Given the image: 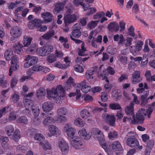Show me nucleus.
<instances>
[{
	"instance_id": "nucleus-1",
	"label": "nucleus",
	"mask_w": 155,
	"mask_h": 155,
	"mask_svg": "<svg viewBox=\"0 0 155 155\" xmlns=\"http://www.w3.org/2000/svg\"><path fill=\"white\" fill-rule=\"evenodd\" d=\"M65 91L62 85H58L56 87L48 89L47 97L49 100H53L57 103L63 100L65 96Z\"/></svg>"
},
{
	"instance_id": "nucleus-2",
	"label": "nucleus",
	"mask_w": 155,
	"mask_h": 155,
	"mask_svg": "<svg viewBox=\"0 0 155 155\" xmlns=\"http://www.w3.org/2000/svg\"><path fill=\"white\" fill-rule=\"evenodd\" d=\"M153 111V108L148 107L147 110L143 108L139 110L136 114V116L134 115L133 116V120L132 123L134 124H143L145 119V117L147 116L148 118H150V114Z\"/></svg>"
},
{
	"instance_id": "nucleus-3",
	"label": "nucleus",
	"mask_w": 155,
	"mask_h": 155,
	"mask_svg": "<svg viewBox=\"0 0 155 155\" xmlns=\"http://www.w3.org/2000/svg\"><path fill=\"white\" fill-rule=\"evenodd\" d=\"M73 10L68 8L64 15L63 20L64 26H68L70 25L75 22L78 19L77 14H73Z\"/></svg>"
},
{
	"instance_id": "nucleus-4",
	"label": "nucleus",
	"mask_w": 155,
	"mask_h": 155,
	"mask_svg": "<svg viewBox=\"0 0 155 155\" xmlns=\"http://www.w3.org/2000/svg\"><path fill=\"white\" fill-rule=\"evenodd\" d=\"M53 47L51 45H48L39 48L37 51V54L44 57L49 54L53 51Z\"/></svg>"
},
{
	"instance_id": "nucleus-5",
	"label": "nucleus",
	"mask_w": 155,
	"mask_h": 155,
	"mask_svg": "<svg viewBox=\"0 0 155 155\" xmlns=\"http://www.w3.org/2000/svg\"><path fill=\"white\" fill-rule=\"evenodd\" d=\"M127 144L129 146L136 148L139 150H141L143 148L142 145L139 146V142L136 138H125Z\"/></svg>"
},
{
	"instance_id": "nucleus-6",
	"label": "nucleus",
	"mask_w": 155,
	"mask_h": 155,
	"mask_svg": "<svg viewBox=\"0 0 155 155\" xmlns=\"http://www.w3.org/2000/svg\"><path fill=\"white\" fill-rule=\"evenodd\" d=\"M134 43V45L130 47V51L133 54L136 55L137 52L140 51L142 49L143 43L141 41H137Z\"/></svg>"
},
{
	"instance_id": "nucleus-7",
	"label": "nucleus",
	"mask_w": 155,
	"mask_h": 155,
	"mask_svg": "<svg viewBox=\"0 0 155 155\" xmlns=\"http://www.w3.org/2000/svg\"><path fill=\"white\" fill-rule=\"evenodd\" d=\"M115 73V71L114 69L112 67H110L107 69L104 70L102 73L101 74L98 73V76L100 78L104 80L106 82H108V80L107 79V76L109 74L113 75Z\"/></svg>"
},
{
	"instance_id": "nucleus-8",
	"label": "nucleus",
	"mask_w": 155,
	"mask_h": 155,
	"mask_svg": "<svg viewBox=\"0 0 155 155\" xmlns=\"http://www.w3.org/2000/svg\"><path fill=\"white\" fill-rule=\"evenodd\" d=\"M91 134L98 141L104 140V134L98 128H93L91 131Z\"/></svg>"
},
{
	"instance_id": "nucleus-9",
	"label": "nucleus",
	"mask_w": 155,
	"mask_h": 155,
	"mask_svg": "<svg viewBox=\"0 0 155 155\" xmlns=\"http://www.w3.org/2000/svg\"><path fill=\"white\" fill-rule=\"evenodd\" d=\"M11 66L10 67L8 73L9 76L12 75L13 71H16L19 68V61L18 58L15 57V58L11 60Z\"/></svg>"
},
{
	"instance_id": "nucleus-10",
	"label": "nucleus",
	"mask_w": 155,
	"mask_h": 155,
	"mask_svg": "<svg viewBox=\"0 0 155 155\" xmlns=\"http://www.w3.org/2000/svg\"><path fill=\"white\" fill-rule=\"evenodd\" d=\"M102 118L104 121L108 123L112 126H114L116 121V118L114 115H109L107 114H102Z\"/></svg>"
},
{
	"instance_id": "nucleus-11",
	"label": "nucleus",
	"mask_w": 155,
	"mask_h": 155,
	"mask_svg": "<svg viewBox=\"0 0 155 155\" xmlns=\"http://www.w3.org/2000/svg\"><path fill=\"white\" fill-rule=\"evenodd\" d=\"M58 146L62 154H66L68 153L69 146L68 144L64 140H61L59 141Z\"/></svg>"
},
{
	"instance_id": "nucleus-12",
	"label": "nucleus",
	"mask_w": 155,
	"mask_h": 155,
	"mask_svg": "<svg viewBox=\"0 0 155 155\" xmlns=\"http://www.w3.org/2000/svg\"><path fill=\"white\" fill-rule=\"evenodd\" d=\"M70 142L72 146L77 149L81 148L83 144L80 138L77 137H74L71 139Z\"/></svg>"
},
{
	"instance_id": "nucleus-13",
	"label": "nucleus",
	"mask_w": 155,
	"mask_h": 155,
	"mask_svg": "<svg viewBox=\"0 0 155 155\" xmlns=\"http://www.w3.org/2000/svg\"><path fill=\"white\" fill-rule=\"evenodd\" d=\"M80 114L81 117L84 119H87L88 123L92 121V115L87 109H83L81 111Z\"/></svg>"
},
{
	"instance_id": "nucleus-14",
	"label": "nucleus",
	"mask_w": 155,
	"mask_h": 155,
	"mask_svg": "<svg viewBox=\"0 0 155 155\" xmlns=\"http://www.w3.org/2000/svg\"><path fill=\"white\" fill-rule=\"evenodd\" d=\"M66 2L65 1L63 2H59L55 4L54 5L55 8L53 11L54 14L57 15L59 12L62 11L64 8Z\"/></svg>"
},
{
	"instance_id": "nucleus-15",
	"label": "nucleus",
	"mask_w": 155,
	"mask_h": 155,
	"mask_svg": "<svg viewBox=\"0 0 155 155\" xmlns=\"http://www.w3.org/2000/svg\"><path fill=\"white\" fill-rule=\"evenodd\" d=\"M10 33L14 38H17L20 37L21 34V30L18 26L13 27L10 29Z\"/></svg>"
},
{
	"instance_id": "nucleus-16",
	"label": "nucleus",
	"mask_w": 155,
	"mask_h": 155,
	"mask_svg": "<svg viewBox=\"0 0 155 155\" xmlns=\"http://www.w3.org/2000/svg\"><path fill=\"white\" fill-rule=\"evenodd\" d=\"M78 87L81 88V91L84 93L88 92L91 89V87L88 85L86 80L78 84Z\"/></svg>"
},
{
	"instance_id": "nucleus-17",
	"label": "nucleus",
	"mask_w": 155,
	"mask_h": 155,
	"mask_svg": "<svg viewBox=\"0 0 155 155\" xmlns=\"http://www.w3.org/2000/svg\"><path fill=\"white\" fill-rule=\"evenodd\" d=\"M84 0H73L72 3L75 7L81 5L82 6L84 11H86L88 10V7L87 4L84 3Z\"/></svg>"
},
{
	"instance_id": "nucleus-18",
	"label": "nucleus",
	"mask_w": 155,
	"mask_h": 155,
	"mask_svg": "<svg viewBox=\"0 0 155 155\" xmlns=\"http://www.w3.org/2000/svg\"><path fill=\"white\" fill-rule=\"evenodd\" d=\"M140 72L139 71H135L132 74V83L136 84L139 83L142 80L140 77Z\"/></svg>"
},
{
	"instance_id": "nucleus-19",
	"label": "nucleus",
	"mask_w": 155,
	"mask_h": 155,
	"mask_svg": "<svg viewBox=\"0 0 155 155\" xmlns=\"http://www.w3.org/2000/svg\"><path fill=\"white\" fill-rule=\"evenodd\" d=\"M78 134L80 138L86 140H88L91 137V135L87 134L86 130L84 128L80 129L78 132Z\"/></svg>"
},
{
	"instance_id": "nucleus-20",
	"label": "nucleus",
	"mask_w": 155,
	"mask_h": 155,
	"mask_svg": "<svg viewBox=\"0 0 155 155\" xmlns=\"http://www.w3.org/2000/svg\"><path fill=\"white\" fill-rule=\"evenodd\" d=\"M81 25L80 24L77 23L75 24L73 27L74 29L72 32V36L78 38L81 35V32L80 31Z\"/></svg>"
},
{
	"instance_id": "nucleus-21",
	"label": "nucleus",
	"mask_w": 155,
	"mask_h": 155,
	"mask_svg": "<svg viewBox=\"0 0 155 155\" xmlns=\"http://www.w3.org/2000/svg\"><path fill=\"white\" fill-rule=\"evenodd\" d=\"M41 25L40 21L37 19H34L30 20L28 24V27L30 29H34L35 27H39Z\"/></svg>"
},
{
	"instance_id": "nucleus-22",
	"label": "nucleus",
	"mask_w": 155,
	"mask_h": 155,
	"mask_svg": "<svg viewBox=\"0 0 155 155\" xmlns=\"http://www.w3.org/2000/svg\"><path fill=\"white\" fill-rule=\"evenodd\" d=\"M49 131L51 134H48V136L51 137L52 136H57L60 134V132L58 128L56 126L54 125H50L48 128Z\"/></svg>"
},
{
	"instance_id": "nucleus-23",
	"label": "nucleus",
	"mask_w": 155,
	"mask_h": 155,
	"mask_svg": "<svg viewBox=\"0 0 155 155\" xmlns=\"http://www.w3.org/2000/svg\"><path fill=\"white\" fill-rule=\"evenodd\" d=\"M64 130L69 137H72L75 134L74 129L69 124H65L64 127Z\"/></svg>"
},
{
	"instance_id": "nucleus-24",
	"label": "nucleus",
	"mask_w": 155,
	"mask_h": 155,
	"mask_svg": "<svg viewBox=\"0 0 155 155\" xmlns=\"http://www.w3.org/2000/svg\"><path fill=\"white\" fill-rule=\"evenodd\" d=\"M54 34V31L51 30L40 37L39 39L40 40H41L42 39L46 40H49L51 39Z\"/></svg>"
},
{
	"instance_id": "nucleus-25",
	"label": "nucleus",
	"mask_w": 155,
	"mask_h": 155,
	"mask_svg": "<svg viewBox=\"0 0 155 155\" xmlns=\"http://www.w3.org/2000/svg\"><path fill=\"white\" fill-rule=\"evenodd\" d=\"M41 17L44 19L46 23L51 22L53 18L52 14L48 12H44L41 14Z\"/></svg>"
},
{
	"instance_id": "nucleus-26",
	"label": "nucleus",
	"mask_w": 155,
	"mask_h": 155,
	"mask_svg": "<svg viewBox=\"0 0 155 155\" xmlns=\"http://www.w3.org/2000/svg\"><path fill=\"white\" fill-rule=\"evenodd\" d=\"M5 57L8 61L12 60L15 57L17 58L16 55L13 54L12 50L10 49H8L6 50L5 53Z\"/></svg>"
},
{
	"instance_id": "nucleus-27",
	"label": "nucleus",
	"mask_w": 155,
	"mask_h": 155,
	"mask_svg": "<svg viewBox=\"0 0 155 155\" xmlns=\"http://www.w3.org/2000/svg\"><path fill=\"white\" fill-rule=\"evenodd\" d=\"M145 93L142 95L140 97L141 105L142 106H144L148 103V101L149 98L148 97L149 94V91H145Z\"/></svg>"
},
{
	"instance_id": "nucleus-28",
	"label": "nucleus",
	"mask_w": 155,
	"mask_h": 155,
	"mask_svg": "<svg viewBox=\"0 0 155 155\" xmlns=\"http://www.w3.org/2000/svg\"><path fill=\"white\" fill-rule=\"evenodd\" d=\"M134 103L133 102H131L130 104L125 108V111L127 115H132L133 116L134 115Z\"/></svg>"
},
{
	"instance_id": "nucleus-29",
	"label": "nucleus",
	"mask_w": 155,
	"mask_h": 155,
	"mask_svg": "<svg viewBox=\"0 0 155 155\" xmlns=\"http://www.w3.org/2000/svg\"><path fill=\"white\" fill-rule=\"evenodd\" d=\"M53 108V104L50 102H45L42 104V109L45 112H49L52 110Z\"/></svg>"
},
{
	"instance_id": "nucleus-30",
	"label": "nucleus",
	"mask_w": 155,
	"mask_h": 155,
	"mask_svg": "<svg viewBox=\"0 0 155 155\" xmlns=\"http://www.w3.org/2000/svg\"><path fill=\"white\" fill-rule=\"evenodd\" d=\"M112 147L114 151H121L123 150L122 147L120 142L117 141H114L112 144Z\"/></svg>"
},
{
	"instance_id": "nucleus-31",
	"label": "nucleus",
	"mask_w": 155,
	"mask_h": 155,
	"mask_svg": "<svg viewBox=\"0 0 155 155\" xmlns=\"http://www.w3.org/2000/svg\"><path fill=\"white\" fill-rule=\"evenodd\" d=\"M23 102L26 107L25 110L27 111L26 113H29L30 110L29 107H32V105L34 104H33V102L29 99H25L24 100Z\"/></svg>"
},
{
	"instance_id": "nucleus-32",
	"label": "nucleus",
	"mask_w": 155,
	"mask_h": 155,
	"mask_svg": "<svg viewBox=\"0 0 155 155\" xmlns=\"http://www.w3.org/2000/svg\"><path fill=\"white\" fill-rule=\"evenodd\" d=\"M108 28L111 31H117L119 30V26L118 24L116 22H112L108 25Z\"/></svg>"
},
{
	"instance_id": "nucleus-33",
	"label": "nucleus",
	"mask_w": 155,
	"mask_h": 155,
	"mask_svg": "<svg viewBox=\"0 0 155 155\" xmlns=\"http://www.w3.org/2000/svg\"><path fill=\"white\" fill-rule=\"evenodd\" d=\"M25 58V61H28L31 66L36 63L38 61V58L34 56L31 57L30 55H28L26 56Z\"/></svg>"
},
{
	"instance_id": "nucleus-34",
	"label": "nucleus",
	"mask_w": 155,
	"mask_h": 155,
	"mask_svg": "<svg viewBox=\"0 0 155 155\" xmlns=\"http://www.w3.org/2000/svg\"><path fill=\"white\" fill-rule=\"evenodd\" d=\"M85 44L84 42L82 43L81 45V48L78 49V55L80 56H86L87 55L86 53L87 50L86 48L84 47Z\"/></svg>"
},
{
	"instance_id": "nucleus-35",
	"label": "nucleus",
	"mask_w": 155,
	"mask_h": 155,
	"mask_svg": "<svg viewBox=\"0 0 155 155\" xmlns=\"http://www.w3.org/2000/svg\"><path fill=\"white\" fill-rule=\"evenodd\" d=\"M113 39L114 41L118 42V44H122L125 41V39L122 34L114 35Z\"/></svg>"
},
{
	"instance_id": "nucleus-36",
	"label": "nucleus",
	"mask_w": 155,
	"mask_h": 155,
	"mask_svg": "<svg viewBox=\"0 0 155 155\" xmlns=\"http://www.w3.org/2000/svg\"><path fill=\"white\" fill-rule=\"evenodd\" d=\"M39 145L41 146L42 148L44 150H50L51 148V145L47 141H44L43 142H40Z\"/></svg>"
},
{
	"instance_id": "nucleus-37",
	"label": "nucleus",
	"mask_w": 155,
	"mask_h": 155,
	"mask_svg": "<svg viewBox=\"0 0 155 155\" xmlns=\"http://www.w3.org/2000/svg\"><path fill=\"white\" fill-rule=\"evenodd\" d=\"M9 139L7 137H2L0 138V142L1 143L2 146L5 149L7 148L8 147V142Z\"/></svg>"
},
{
	"instance_id": "nucleus-38",
	"label": "nucleus",
	"mask_w": 155,
	"mask_h": 155,
	"mask_svg": "<svg viewBox=\"0 0 155 155\" xmlns=\"http://www.w3.org/2000/svg\"><path fill=\"white\" fill-rule=\"evenodd\" d=\"M23 1L19 0L16 1L15 3L11 2L8 5V8L10 9H13L15 7L18 6L19 5H24Z\"/></svg>"
},
{
	"instance_id": "nucleus-39",
	"label": "nucleus",
	"mask_w": 155,
	"mask_h": 155,
	"mask_svg": "<svg viewBox=\"0 0 155 155\" xmlns=\"http://www.w3.org/2000/svg\"><path fill=\"white\" fill-rule=\"evenodd\" d=\"M32 38L30 36H25L23 38V43L25 47L28 46L31 44Z\"/></svg>"
},
{
	"instance_id": "nucleus-40",
	"label": "nucleus",
	"mask_w": 155,
	"mask_h": 155,
	"mask_svg": "<svg viewBox=\"0 0 155 155\" xmlns=\"http://www.w3.org/2000/svg\"><path fill=\"white\" fill-rule=\"evenodd\" d=\"M38 50V46L35 44L31 45L30 47L27 48L26 49V51L28 53H33L36 51Z\"/></svg>"
},
{
	"instance_id": "nucleus-41",
	"label": "nucleus",
	"mask_w": 155,
	"mask_h": 155,
	"mask_svg": "<svg viewBox=\"0 0 155 155\" xmlns=\"http://www.w3.org/2000/svg\"><path fill=\"white\" fill-rule=\"evenodd\" d=\"M112 95L114 99L116 101L120 100L121 97V93L120 92L117 90L113 91Z\"/></svg>"
},
{
	"instance_id": "nucleus-42",
	"label": "nucleus",
	"mask_w": 155,
	"mask_h": 155,
	"mask_svg": "<svg viewBox=\"0 0 155 155\" xmlns=\"http://www.w3.org/2000/svg\"><path fill=\"white\" fill-rule=\"evenodd\" d=\"M31 108L33 115L36 117L38 116L40 113V110L38 107L35 104L32 105Z\"/></svg>"
},
{
	"instance_id": "nucleus-43",
	"label": "nucleus",
	"mask_w": 155,
	"mask_h": 155,
	"mask_svg": "<svg viewBox=\"0 0 155 155\" xmlns=\"http://www.w3.org/2000/svg\"><path fill=\"white\" fill-rule=\"evenodd\" d=\"M13 48L14 52L18 54H20L22 51V46L19 44H14L13 46Z\"/></svg>"
},
{
	"instance_id": "nucleus-44",
	"label": "nucleus",
	"mask_w": 155,
	"mask_h": 155,
	"mask_svg": "<svg viewBox=\"0 0 155 155\" xmlns=\"http://www.w3.org/2000/svg\"><path fill=\"white\" fill-rule=\"evenodd\" d=\"M141 61L140 64V66L142 67L146 66L148 61V56L146 54H144Z\"/></svg>"
},
{
	"instance_id": "nucleus-45",
	"label": "nucleus",
	"mask_w": 155,
	"mask_h": 155,
	"mask_svg": "<svg viewBox=\"0 0 155 155\" xmlns=\"http://www.w3.org/2000/svg\"><path fill=\"white\" fill-rule=\"evenodd\" d=\"M74 123L75 125L81 127H83L85 124L83 121L80 117L76 118L74 120Z\"/></svg>"
},
{
	"instance_id": "nucleus-46",
	"label": "nucleus",
	"mask_w": 155,
	"mask_h": 155,
	"mask_svg": "<svg viewBox=\"0 0 155 155\" xmlns=\"http://www.w3.org/2000/svg\"><path fill=\"white\" fill-rule=\"evenodd\" d=\"M57 113V115H66L68 114V110L65 107H60L58 109Z\"/></svg>"
},
{
	"instance_id": "nucleus-47",
	"label": "nucleus",
	"mask_w": 155,
	"mask_h": 155,
	"mask_svg": "<svg viewBox=\"0 0 155 155\" xmlns=\"http://www.w3.org/2000/svg\"><path fill=\"white\" fill-rule=\"evenodd\" d=\"M34 138L36 140H38L40 142H43L45 140V137L43 135L40 133H36L34 136Z\"/></svg>"
},
{
	"instance_id": "nucleus-48",
	"label": "nucleus",
	"mask_w": 155,
	"mask_h": 155,
	"mask_svg": "<svg viewBox=\"0 0 155 155\" xmlns=\"http://www.w3.org/2000/svg\"><path fill=\"white\" fill-rule=\"evenodd\" d=\"M20 132L19 130H16L12 136V140L16 142H18L20 138Z\"/></svg>"
},
{
	"instance_id": "nucleus-49",
	"label": "nucleus",
	"mask_w": 155,
	"mask_h": 155,
	"mask_svg": "<svg viewBox=\"0 0 155 155\" xmlns=\"http://www.w3.org/2000/svg\"><path fill=\"white\" fill-rule=\"evenodd\" d=\"M45 89L43 87L39 88L36 91V95L37 97H39L45 95Z\"/></svg>"
},
{
	"instance_id": "nucleus-50",
	"label": "nucleus",
	"mask_w": 155,
	"mask_h": 155,
	"mask_svg": "<svg viewBox=\"0 0 155 155\" xmlns=\"http://www.w3.org/2000/svg\"><path fill=\"white\" fill-rule=\"evenodd\" d=\"M94 71L93 70H89L87 71L86 73V77L88 80L91 81L93 79V77L92 75Z\"/></svg>"
},
{
	"instance_id": "nucleus-51",
	"label": "nucleus",
	"mask_w": 155,
	"mask_h": 155,
	"mask_svg": "<svg viewBox=\"0 0 155 155\" xmlns=\"http://www.w3.org/2000/svg\"><path fill=\"white\" fill-rule=\"evenodd\" d=\"M105 15V13L103 11L97 12L93 16V18L94 20L99 19Z\"/></svg>"
},
{
	"instance_id": "nucleus-52",
	"label": "nucleus",
	"mask_w": 155,
	"mask_h": 155,
	"mask_svg": "<svg viewBox=\"0 0 155 155\" xmlns=\"http://www.w3.org/2000/svg\"><path fill=\"white\" fill-rule=\"evenodd\" d=\"M109 107L113 110H120L121 107L120 105L117 103H110L109 104Z\"/></svg>"
},
{
	"instance_id": "nucleus-53",
	"label": "nucleus",
	"mask_w": 155,
	"mask_h": 155,
	"mask_svg": "<svg viewBox=\"0 0 155 155\" xmlns=\"http://www.w3.org/2000/svg\"><path fill=\"white\" fill-rule=\"evenodd\" d=\"M14 14L15 18L17 19H13L14 21L18 23H21L22 21V18L20 16V15L18 13V12L15 10L14 12Z\"/></svg>"
},
{
	"instance_id": "nucleus-54",
	"label": "nucleus",
	"mask_w": 155,
	"mask_h": 155,
	"mask_svg": "<svg viewBox=\"0 0 155 155\" xmlns=\"http://www.w3.org/2000/svg\"><path fill=\"white\" fill-rule=\"evenodd\" d=\"M54 120L51 117H49L45 118L43 121V124L44 126L48 125L50 124L53 123Z\"/></svg>"
},
{
	"instance_id": "nucleus-55",
	"label": "nucleus",
	"mask_w": 155,
	"mask_h": 155,
	"mask_svg": "<svg viewBox=\"0 0 155 155\" xmlns=\"http://www.w3.org/2000/svg\"><path fill=\"white\" fill-rule=\"evenodd\" d=\"M88 6V12L86 14V15L89 16L92 15L94 14L97 12V9L96 8L94 7H89Z\"/></svg>"
},
{
	"instance_id": "nucleus-56",
	"label": "nucleus",
	"mask_w": 155,
	"mask_h": 155,
	"mask_svg": "<svg viewBox=\"0 0 155 155\" xmlns=\"http://www.w3.org/2000/svg\"><path fill=\"white\" fill-rule=\"evenodd\" d=\"M58 116L56 118V120L58 122H65L67 120L66 115H57Z\"/></svg>"
},
{
	"instance_id": "nucleus-57",
	"label": "nucleus",
	"mask_w": 155,
	"mask_h": 155,
	"mask_svg": "<svg viewBox=\"0 0 155 155\" xmlns=\"http://www.w3.org/2000/svg\"><path fill=\"white\" fill-rule=\"evenodd\" d=\"M11 108L10 106H7L0 110V118H1L4 113H6L11 110Z\"/></svg>"
},
{
	"instance_id": "nucleus-58",
	"label": "nucleus",
	"mask_w": 155,
	"mask_h": 155,
	"mask_svg": "<svg viewBox=\"0 0 155 155\" xmlns=\"http://www.w3.org/2000/svg\"><path fill=\"white\" fill-rule=\"evenodd\" d=\"M99 20L91 21L89 22L87 25V27L90 29L94 28L97 25Z\"/></svg>"
},
{
	"instance_id": "nucleus-59",
	"label": "nucleus",
	"mask_w": 155,
	"mask_h": 155,
	"mask_svg": "<svg viewBox=\"0 0 155 155\" xmlns=\"http://www.w3.org/2000/svg\"><path fill=\"white\" fill-rule=\"evenodd\" d=\"M5 131L8 136H10L14 131V128L12 126H9L6 127Z\"/></svg>"
},
{
	"instance_id": "nucleus-60",
	"label": "nucleus",
	"mask_w": 155,
	"mask_h": 155,
	"mask_svg": "<svg viewBox=\"0 0 155 155\" xmlns=\"http://www.w3.org/2000/svg\"><path fill=\"white\" fill-rule=\"evenodd\" d=\"M46 60L50 63H52L56 61V58L54 54H51L46 58Z\"/></svg>"
},
{
	"instance_id": "nucleus-61",
	"label": "nucleus",
	"mask_w": 155,
	"mask_h": 155,
	"mask_svg": "<svg viewBox=\"0 0 155 155\" xmlns=\"http://www.w3.org/2000/svg\"><path fill=\"white\" fill-rule=\"evenodd\" d=\"M16 112L12 111L9 114L8 120L9 121L14 120L16 119Z\"/></svg>"
},
{
	"instance_id": "nucleus-62",
	"label": "nucleus",
	"mask_w": 155,
	"mask_h": 155,
	"mask_svg": "<svg viewBox=\"0 0 155 155\" xmlns=\"http://www.w3.org/2000/svg\"><path fill=\"white\" fill-rule=\"evenodd\" d=\"M128 31L129 35L134 38L135 39H136L137 38V35H135L134 33V29L132 26H131L128 28Z\"/></svg>"
},
{
	"instance_id": "nucleus-63",
	"label": "nucleus",
	"mask_w": 155,
	"mask_h": 155,
	"mask_svg": "<svg viewBox=\"0 0 155 155\" xmlns=\"http://www.w3.org/2000/svg\"><path fill=\"white\" fill-rule=\"evenodd\" d=\"M20 96L19 95L16 93H14L12 95L11 98V100L14 102H16L19 99Z\"/></svg>"
},
{
	"instance_id": "nucleus-64",
	"label": "nucleus",
	"mask_w": 155,
	"mask_h": 155,
	"mask_svg": "<svg viewBox=\"0 0 155 155\" xmlns=\"http://www.w3.org/2000/svg\"><path fill=\"white\" fill-rule=\"evenodd\" d=\"M102 147L105 150L106 152H107L109 149V147L108 145L105 142V139L103 141H99Z\"/></svg>"
}]
</instances>
